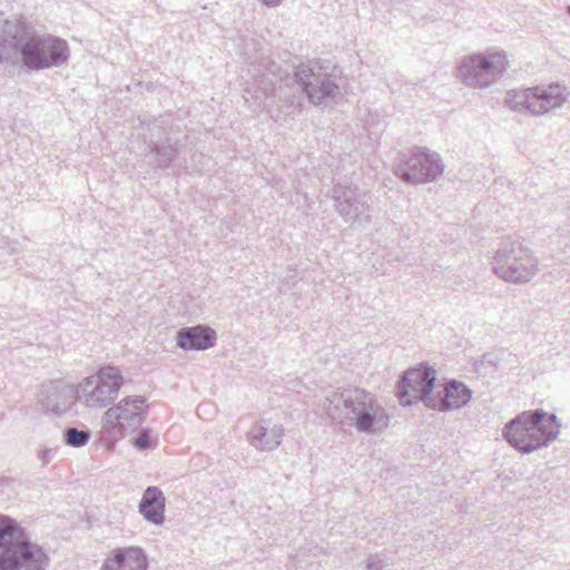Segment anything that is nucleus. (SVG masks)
I'll use <instances>...</instances> for the list:
<instances>
[{
  "instance_id": "f257e3e1",
  "label": "nucleus",
  "mask_w": 570,
  "mask_h": 570,
  "mask_svg": "<svg viewBox=\"0 0 570 570\" xmlns=\"http://www.w3.org/2000/svg\"><path fill=\"white\" fill-rule=\"evenodd\" d=\"M68 42L40 31L22 20H4L0 24V65H20L27 71L58 68L68 62Z\"/></svg>"
},
{
  "instance_id": "9b49d317",
  "label": "nucleus",
  "mask_w": 570,
  "mask_h": 570,
  "mask_svg": "<svg viewBox=\"0 0 570 570\" xmlns=\"http://www.w3.org/2000/svg\"><path fill=\"white\" fill-rule=\"evenodd\" d=\"M444 171V165L436 153L416 147L412 154L394 168L402 181L416 185L438 179Z\"/></svg>"
},
{
  "instance_id": "f03ea898",
  "label": "nucleus",
  "mask_w": 570,
  "mask_h": 570,
  "mask_svg": "<svg viewBox=\"0 0 570 570\" xmlns=\"http://www.w3.org/2000/svg\"><path fill=\"white\" fill-rule=\"evenodd\" d=\"M324 410L328 417L360 433L374 434L389 428L391 415L371 392L346 387L327 396Z\"/></svg>"
},
{
  "instance_id": "6e6552de",
  "label": "nucleus",
  "mask_w": 570,
  "mask_h": 570,
  "mask_svg": "<svg viewBox=\"0 0 570 570\" xmlns=\"http://www.w3.org/2000/svg\"><path fill=\"white\" fill-rule=\"evenodd\" d=\"M539 271V262L532 253L510 236L501 237V279L523 284Z\"/></svg>"
},
{
  "instance_id": "aec40b11",
  "label": "nucleus",
  "mask_w": 570,
  "mask_h": 570,
  "mask_svg": "<svg viewBox=\"0 0 570 570\" xmlns=\"http://www.w3.org/2000/svg\"><path fill=\"white\" fill-rule=\"evenodd\" d=\"M148 151L145 154L146 157H151L153 164L161 169H173L175 173L174 161L179 155V148L176 142H171L167 138L163 144H156L150 141L147 146Z\"/></svg>"
},
{
  "instance_id": "2eb2a0df",
  "label": "nucleus",
  "mask_w": 570,
  "mask_h": 570,
  "mask_svg": "<svg viewBox=\"0 0 570 570\" xmlns=\"http://www.w3.org/2000/svg\"><path fill=\"white\" fill-rule=\"evenodd\" d=\"M148 558L140 547L116 548L109 552L100 570H147Z\"/></svg>"
},
{
  "instance_id": "ddd939ff",
  "label": "nucleus",
  "mask_w": 570,
  "mask_h": 570,
  "mask_svg": "<svg viewBox=\"0 0 570 570\" xmlns=\"http://www.w3.org/2000/svg\"><path fill=\"white\" fill-rule=\"evenodd\" d=\"M144 396H128L117 405L109 407L104 414V422L112 426L121 435L137 430L147 416V406H144Z\"/></svg>"
},
{
  "instance_id": "f8f14e48",
  "label": "nucleus",
  "mask_w": 570,
  "mask_h": 570,
  "mask_svg": "<svg viewBox=\"0 0 570 570\" xmlns=\"http://www.w3.org/2000/svg\"><path fill=\"white\" fill-rule=\"evenodd\" d=\"M497 62H499V52L495 50L465 56L458 66V78L468 87L485 89L495 81Z\"/></svg>"
},
{
  "instance_id": "423d86ee",
  "label": "nucleus",
  "mask_w": 570,
  "mask_h": 570,
  "mask_svg": "<svg viewBox=\"0 0 570 570\" xmlns=\"http://www.w3.org/2000/svg\"><path fill=\"white\" fill-rule=\"evenodd\" d=\"M124 384L120 370L114 365L102 366L96 375L86 377L77 389L78 401L90 409H102L111 404Z\"/></svg>"
},
{
  "instance_id": "4be33fe9",
  "label": "nucleus",
  "mask_w": 570,
  "mask_h": 570,
  "mask_svg": "<svg viewBox=\"0 0 570 570\" xmlns=\"http://www.w3.org/2000/svg\"><path fill=\"white\" fill-rule=\"evenodd\" d=\"M134 446L138 450V451H146L148 449H151L154 446V442L151 440V436H150V430L149 429H142L139 431V433L137 434L135 441H134Z\"/></svg>"
},
{
  "instance_id": "7c9ffc66",
  "label": "nucleus",
  "mask_w": 570,
  "mask_h": 570,
  "mask_svg": "<svg viewBox=\"0 0 570 570\" xmlns=\"http://www.w3.org/2000/svg\"><path fill=\"white\" fill-rule=\"evenodd\" d=\"M568 12H569V14H570V6H569V9H568Z\"/></svg>"
},
{
  "instance_id": "bb28decb",
  "label": "nucleus",
  "mask_w": 570,
  "mask_h": 570,
  "mask_svg": "<svg viewBox=\"0 0 570 570\" xmlns=\"http://www.w3.org/2000/svg\"><path fill=\"white\" fill-rule=\"evenodd\" d=\"M484 363H490V364H493L494 366L497 365V361L492 360L490 355H484L483 356L482 364H484Z\"/></svg>"
},
{
  "instance_id": "6ab92c4d",
  "label": "nucleus",
  "mask_w": 570,
  "mask_h": 570,
  "mask_svg": "<svg viewBox=\"0 0 570 570\" xmlns=\"http://www.w3.org/2000/svg\"><path fill=\"white\" fill-rule=\"evenodd\" d=\"M166 498L157 487H148L139 502V513L146 521L161 525L165 521Z\"/></svg>"
},
{
  "instance_id": "dca6fc26",
  "label": "nucleus",
  "mask_w": 570,
  "mask_h": 570,
  "mask_svg": "<svg viewBox=\"0 0 570 570\" xmlns=\"http://www.w3.org/2000/svg\"><path fill=\"white\" fill-rule=\"evenodd\" d=\"M284 432L282 424H272L271 421L262 420L247 432V441L258 451L271 452L279 446Z\"/></svg>"
},
{
  "instance_id": "0eeeda50",
  "label": "nucleus",
  "mask_w": 570,
  "mask_h": 570,
  "mask_svg": "<svg viewBox=\"0 0 570 570\" xmlns=\"http://www.w3.org/2000/svg\"><path fill=\"white\" fill-rule=\"evenodd\" d=\"M568 96L566 87L552 83L546 88H527L519 92L510 90L507 92L505 104L511 110L539 116L560 108Z\"/></svg>"
},
{
  "instance_id": "5701e85b",
  "label": "nucleus",
  "mask_w": 570,
  "mask_h": 570,
  "mask_svg": "<svg viewBox=\"0 0 570 570\" xmlns=\"http://www.w3.org/2000/svg\"><path fill=\"white\" fill-rule=\"evenodd\" d=\"M389 566V562L380 554H371L365 561L366 570H383Z\"/></svg>"
},
{
  "instance_id": "b1692460",
  "label": "nucleus",
  "mask_w": 570,
  "mask_h": 570,
  "mask_svg": "<svg viewBox=\"0 0 570 570\" xmlns=\"http://www.w3.org/2000/svg\"><path fill=\"white\" fill-rule=\"evenodd\" d=\"M38 458L42 461L43 464H47L52 460L53 452L51 449L40 450L38 453Z\"/></svg>"
},
{
  "instance_id": "9d476101",
  "label": "nucleus",
  "mask_w": 570,
  "mask_h": 570,
  "mask_svg": "<svg viewBox=\"0 0 570 570\" xmlns=\"http://www.w3.org/2000/svg\"><path fill=\"white\" fill-rule=\"evenodd\" d=\"M435 381V371L426 365L404 372L396 387V395L401 404L407 406L421 401L431 409L430 401L434 403L438 393Z\"/></svg>"
},
{
  "instance_id": "7ed1b4c3",
  "label": "nucleus",
  "mask_w": 570,
  "mask_h": 570,
  "mask_svg": "<svg viewBox=\"0 0 570 570\" xmlns=\"http://www.w3.org/2000/svg\"><path fill=\"white\" fill-rule=\"evenodd\" d=\"M50 558L13 518L0 513V570H47Z\"/></svg>"
},
{
  "instance_id": "c85d7f7f",
  "label": "nucleus",
  "mask_w": 570,
  "mask_h": 570,
  "mask_svg": "<svg viewBox=\"0 0 570 570\" xmlns=\"http://www.w3.org/2000/svg\"><path fill=\"white\" fill-rule=\"evenodd\" d=\"M492 272H493L494 274L499 275V266L493 265V266H492Z\"/></svg>"
},
{
  "instance_id": "393cba45",
  "label": "nucleus",
  "mask_w": 570,
  "mask_h": 570,
  "mask_svg": "<svg viewBox=\"0 0 570 570\" xmlns=\"http://www.w3.org/2000/svg\"><path fill=\"white\" fill-rule=\"evenodd\" d=\"M261 1L263 4H265L269 8H275V7L279 6L283 0H261Z\"/></svg>"
},
{
  "instance_id": "20e7f679",
  "label": "nucleus",
  "mask_w": 570,
  "mask_h": 570,
  "mask_svg": "<svg viewBox=\"0 0 570 570\" xmlns=\"http://www.w3.org/2000/svg\"><path fill=\"white\" fill-rule=\"evenodd\" d=\"M561 432V422L542 409L523 411L504 428V439L522 454L548 448Z\"/></svg>"
},
{
  "instance_id": "1a4fd4ad",
  "label": "nucleus",
  "mask_w": 570,
  "mask_h": 570,
  "mask_svg": "<svg viewBox=\"0 0 570 570\" xmlns=\"http://www.w3.org/2000/svg\"><path fill=\"white\" fill-rule=\"evenodd\" d=\"M294 81L305 92L308 101L315 106L326 105L340 91L335 77L324 72L315 61L303 62L295 67Z\"/></svg>"
},
{
  "instance_id": "a211bd4d",
  "label": "nucleus",
  "mask_w": 570,
  "mask_h": 570,
  "mask_svg": "<svg viewBox=\"0 0 570 570\" xmlns=\"http://www.w3.org/2000/svg\"><path fill=\"white\" fill-rule=\"evenodd\" d=\"M471 390L464 383L453 380L442 390H438L434 403L430 401L431 409L438 411L460 409L471 400Z\"/></svg>"
},
{
  "instance_id": "412c9836",
  "label": "nucleus",
  "mask_w": 570,
  "mask_h": 570,
  "mask_svg": "<svg viewBox=\"0 0 570 570\" xmlns=\"http://www.w3.org/2000/svg\"><path fill=\"white\" fill-rule=\"evenodd\" d=\"M90 436L89 430H78L77 428H66L63 430V441L72 448L85 446L89 442Z\"/></svg>"
},
{
  "instance_id": "39448f33",
  "label": "nucleus",
  "mask_w": 570,
  "mask_h": 570,
  "mask_svg": "<svg viewBox=\"0 0 570 570\" xmlns=\"http://www.w3.org/2000/svg\"><path fill=\"white\" fill-rule=\"evenodd\" d=\"M331 198L337 215L347 224L365 226L372 220V197L356 184L343 179L334 183Z\"/></svg>"
},
{
  "instance_id": "c756f323",
  "label": "nucleus",
  "mask_w": 570,
  "mask_h": 570,
  "mask_svg": "<svg viewBox=\"0 0 570 570\" xmlns=\"http://www.w3.org/2000/svg\"><path fill=\"white\" fill-rule=\"evenodd\" d=\"M203 407H204V405H199L197 411L199 412Z\"/></svg>"
},
{
  "instance_id": "f3484780",
  "label": "nucleus",
  "mask_w": 570,
  "mask_h": 570,
  "mask_svg": "<svg viewBox=\"0 0 570 570\" xmlns=\"http://www.w3.org/2000/svg\"><path fill=\"white\" fill-rule=\"evenodd\" d=\"M216 332L207 325L183 327L176 334V344L184 351H206L215 345Z\"/></svg>"
},
{
  "instance_id": "4468645a",
  "label": "nucleus",
  "mask_w": 570,
  "mask_h": 570,
  "mask_svg": "<svg viewBox=\"0 0 570 570\" xmlns=\"http://www.w3.org/2000/svg\"><path fill=\"white\" fill-rule=\"evenodd\" d=\"M39 401L46 412L63 414L78 401L77 389L63 382H49L42 385Z\"/></svg>"
},
{
  "instance_id": "cd10ccee",
  "label": "nucleus",
  "mask_w": 570,
  "mask_h": 570,
  "mask_svg": "<svg viewBox=\"0 0 570 570\" xmlns=\"http://www.w3.org/2000/svg\"><path fill=\"white\" fill-rule=\"evenodd\" d=\"M504 58H505V55L503 51H501V65H500V68H501V75L503 73V71L505 70V66H507V62L504 61Z\"/></svg>"
},
{
  "instance_id": "a878e982",
  "label": "nucleus",
  "mask_w": 570,
  "mask_h": 570,
  "mask_svg": "<svg viewBox=\"0 0 570 570\" xmlns=\"http://www.w3.org/2000/svg\"><path fill=\"white\" fill-rule=\"evenodd\" d=\"M271 65H272V63H271V61H269V60H262L259 66H262V67L264 68V70H266V71H268V72H271V73H273V75H274V73H275V70L272 68V66H271Z\"/></svg>"
}]
</instances>
